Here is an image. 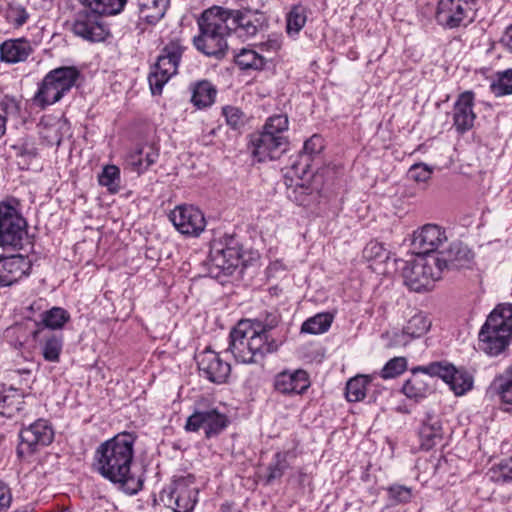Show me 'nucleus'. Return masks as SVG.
Segmentation results:
<instances>
[{"label":"nucleus","mask_w":512,"mask_h":512,"mask_svg":"<svg viewBox=\"0 0 512 512\" xmlns=\"http://www.w3.org/2000/svg\"><path fill=\"white\" fill-rule=\"evenodd\" d=\"M490 90L496 97L512 94V69L499 71L490 83Z\"/></svg>","instance_id":"nucleus-43"},{"label":"nucleus","mask_w":512,"mask_h":512,"mask_svg":"<svg viewBox=\"0 0 512 512\" xmlns=\"http://www.w3.org/2000/svg\"><path fill=\"white\" fill-rule=\"evenodd\" d=\"M159 158V149L153 144H144L127 157V164L138 174L144 173Z\"/></svg>","instance_id":"nucleus-30"},{"label":"nucleus","mask_w":512,"mask_h":512,"mask_svg":"<svg viewBox=\"0 0 512 512\" xmlns=\"http://www.w3.org/2000/svg\"><path fill=\"white\" fill-rule=\"evenodd\" d=\"M29 337L34 342V347H39L45 361L52 363L60 361L64 345V337L61 332H54L46 327H35Z\"/></svg>","instance_id":"nucleus-19"},{"label":"nucleus","mask_w":512,"mask_h":512,"mask_svg":"<svg viewBox=\"0 0 512 512\" xmlns=\"http://www.w3.org/2000/svg\"><path fill=\"white\" fill-rule=\"evenodd\" d=\"M10 149L15 157L20 159L18 164L22 169L27 168L38 155L35 144L27 139H20L17 143L11 145Z\"/></svg>","instance_id":"nucleus-41"},{"label":"nucleus","mask_w":512,"mask_h":512,"mask_svg":"<svg viewBox=\"0 0 512 512\" xmlns=\"http://www.w3.org/2000/svg\"><path fill=\"white\" fill-rule=\"evenodd\" d=\"M426 366H419L412 371L411 376L404 382L402 393L409 399L420 401L426 398L434 386L435 375L425 370Z\"/></svg>","instance_id":"nucleus-26"},{"label":"nucleus","mask_w":512,"mask_h":512,"mask_svg":"<svg viewBox=\"0 0 512 512\" xmlns=\"http://www.w3.org/2000/svg\"><path fill=\"white\" fill-rule=\"evenodd\" d=\"M29 18L26 9L20 5L12 6L7 11V19L16 27L24 25Z\"/></svg>","instance_id":"nucleus-51"},{"label":"nucleus","mask_w":512,"mask_h":512,"mask_svg":"<svg viewBox=\"0 0 512 512\" xmlns=\"http://www.w3.org/2000/svg\"><path fill=\"white\" fill-rule=\"evenodd\" d=\"M502 376L508 379H512V363L505 369Z\"/></svg>","instance_id":"nucleus-59"},{"label":"nucleus","mask_w":512,"mask_h":512,"mask_svg":"<svg viewBox=\"0 0 512 512\" xmlns=\"http://www.w3.org/2000/svg\"><path fill=\"white\" fill-rule=\"evenodd\" d=\"M308 8L298 4L294 5L286 15V32L295 38L303 29L308 18Z\"/></svg>","instance_id":"nucleus-35"},{"label":"nucleus","mask_w":512,"mask_h":512,"mask_svg":"<svg viewBox=\"0 0 512 512\" xmlns=\"http://www.w3.org/2000/svg\"><path fill=\"white\" fill-rule=\"evenodd\" d=\"M406 369V359L404 357H395L389 360L381 370V377L383 379L394 378Z\"/></svg>","instance_id":"nucleus-49"},{"label":"nucleus","mask_w":512,"mask_h":512,"mask_svg":"<svg viewBox=\"0 0 512 512\" xmlns=\"http://www.w3.org/2000/svg\"><path fill=\"white\" fill-rule=\"evenodd\" d=\"M474 104L475 94L473 91H464L457 96L451 115L453 127L458 134L463 135L473 128L476 120Z\"/></svg>","instance_id":"nucleus-22"},{"label":"nucleus","mask_w":512,"mask_h":512,"mask_svg":"<svg viewBox=\"0 0 512 512\" xmlns=\"http://www.w3.org/2000/svg\"><path fill=\"white\" fill-rule=\"evenodd\" d=\"M185 47L180 40H171L161 49L148 76L153 95L160 94L169 79L176 75Z\"/></svg>","instance_id":"nucleus-7"},{"label":"nucleus","mask_w":512,"mask_h":512,"mask_svg":"<svg viewBox=\"0 0 512 512\" xmlns=\"http://www.w3.org/2000/svg\"><path fill=\"white\" fill-rule=\"evenodd\" d=\"M176 230L188 237H198L205 230L206 220L203 212L193 205H178L169 214Z\"/></svg>","instance_id":"nucleus-14"},{"label":"nucleus","mask_w":512,"mask_h":512,"mask_svg":"<svg viewBox=\"0 0 512 512\" xmlns=\"http://www.w3.org/2000/svg\"><path fill=\"white\" fill-rule=\"evenodd\" d=\"M282 46L281 37L278 35L269 36L264 42H261L259 49L262 52L276 53Z\"/></svg>","instance_id":"nucleus-52"},{"label":"nucleus","mask_w":512,"mask_h":512,"mask_svg":"<svg viewBox=\"0 0 512 512\" xmlns=\"http://www.w3.org/2000/svg\"><path fill=\"white\" fill-rule=\"evenodd\" d=\"M228 417L216 409L195 411L186 421L185 429L189 432H196L203 428L207 438L220 434L227 426Z\"/></svg>","instance_id":"nucleus-17"},{"label":"nucleus","mask_w":512,"mask_h":512,"mask_svg":"<svg viewBox=\"0 0 512 512\" xmlns=\"http://www.w3.org/2000/svg\"><path fill=\"white\" fill-rule=\"evenodd\" d=\"M57 512H71L69 508H62L61 510Z\"/></svg>","instance_id":"nucleus-60"},{"label":"nucleus","mask_w":512,"mask_h":512,"mask_svg":"<svg viewBox=\"0 0 512 512\" xmlns=\"http://www.w3.org/2000/svg\"><path fill=\"white\" fill-rule=\"evenodd\" d=\"M278 347L276 339L261 336L250 324V319L239 321L229 334L228 351L238 363H257Z\"/></svg>","instance_id":"nucleus-3"},{"label":"nucleus","mask_w":512,"mask_h":512,"mask_svg":"<svg viewBox=\"0 0 512 512\" xmlns=\"http://www.w3.org/2000/svg\"><path fill=\"white\" fill-rule=\"evenodd\" d=\"M6 131V118L0 115V138Z\"/></svg>","instance_id":"nucleus-58"},{"label":"nucleus","mask_w":512,"mask_h":512,"mask_svg":"<svg viewBox=\"0 0 512 512\" xmlns=\"http://www.w3.org/2000/svg\"><path fill=\"white\" fill-rule=\"evenodd\" d=\"M11 106H12L15 110H17V109H18L17 104H16L15 102H11Z\"/></svg>","instance_id":"nucleus-61"},{"label":"nucleus","mask_w":512,"mask_h":512,"mask_svg":"<svg viewBox=\"0 0 512 512\" xmlns=\"http://www.w3.org/2000/svg\"><path fill=\"white\" fill-rule=\"evenodd\" d=\"M490 477L497 482L512 481V457L492 468L490 470Z\"/></svg>","instance_id":"nucleus-50"},{"label":"nucleus","mask_w":512,"mask_h":512,"mask_svg":"<svg viewBox=\"0 0 512 512\" xmlns=\"http://www.w3.org/2000/svg\"><path fill=\"white\" fill-rule=\"evenodd\" d=\"M393 499L398 502H408L411 498V490L405 486H393L389 490Z\"/></svg>","instance_id":"nucleus-55"},{"label":"nucleus","mask_w":512,"mask_h":512,"mask_svg":"<svg viewBox=\"0 0 512 512\" xmlns=\"http://www.w3.org/2000/svg\"><path fill=\"white\" fill-rule=\"evenodd\" d=\"M32 52V46L25 38L9 39L0 44V59L8 64L23 62Z\"/></svg>","instance_id":"nucleus-29"},{"label":"nucleus","mask_w":512,"mask_h":512,"mask_svg":"<svg viewBox=\"0 0 512 512\" xmlns=\"http://www.w3.org/2000/svg\"><path fill=\"white\" fill-rule=\"evenodd\" d=\"M324 148V142L320 135L314 134L303 145V150L299 155V161L293 164L296 172L307 173L310 168V162L321 153Z\"/></svg>","instance_id":"nucleus-31"},{"label":"nucleus","mask_w":512,"mask_h":512,"mask_svg":"<svg viewBox=\"0 0 512 512\" xmlns=\"http://www.w3.org/2000/svg\"><path fill=\"white\" fill-rule=\"evenodd\" d=\"M289 120L284 114L269 117L262 131L254 133L250 138V149L258 162L277 159L289 145L286 133Z\"/></svg>","instance_id":"nucleus-4"},{"label":"nucleus","mask_w":512,"mask_h":512,"mask_svg":"<svg viewBox=\"0 0 512 512\" xmlns=\"http://www.w3.org/2000/svg\"><path fill=\"white\" fill-rule=\"evenodd\" d=\"M288 456V451H279L274 455L272 462L268 466V483L280 479L284 475L285 471L289 468Z\"/></svg>","instance_id":"nucleus-45"},{"label":"nucleus","mask_w":512,"mask_h":512,"mask_svg":"<svg viewBox=\"0 0 512 512\" xmlns=\"http://www.w3.org/2000/svg\"><path fill=\"white\" fill-rule=\"evenodd\" d=\"M74 34L90 42L105 40L108 29L99 15L84 7L77 12L72 28Z\"/></svg>","instance_id":"nucleus-18"},{"label":"nucleus","mask_w":512,"mask_h":512,"mask_svg":"<svg viewBox=\"0 0 512 512\" xmlns=\"http://www.w3.org/2000/svg\"><path fill=\"white\" fill-rule=\"evenodd\" d=\"M196 360L202 377L216 384L226 382L231 372V366L217 352L209 348L205 349L196 356Z\"/></svg>","instance_id":"nucleus-20"},{"label":"nucleus","mask_w":512,"mask_h":512,"mask_svg":"<svg viewBox=\"0 0 512 512\" xmlns=\"http://www.w3.org/2000/svg\"><path fill=\"white\" fill-rule=\"evenodd\" d=\"M310 384L309 374L303 369L283 370L273 378L274 390L288 397L302 395Z\"/></svg>","instance_id":"nucleus-21"},{"label":"nucleus","mask_w":512,"mask_h":512,"mask_svg":"<svg viewBox=\"0 0 512 512\" xmlns=\"http://www.w3.org/2000/svg\"><path fill=\"white\" fill-rule=\"evenodd\" d=\"M333 322V315L330 313H318L308 318L301 326V332L308 334H322L329 330Z\"/></svg>","instance_id":"nucleus-42"},{"label":"nucleus","mask_w":512,"mask_h":512,"mask_svg":"<svg viewBox=\"0 0 512 512\" xmlns=\"http://www.w3.org/2000/svg\"><path fill=\"white\" fill-rule=\"evenodd\" d=\"M217 90L209 81H200L192 89L191 102L199 109L211 106L216 98Z\"/></svg>","instance_id":"nucleus-33"},{"label":"nucleus","mask_w":512,"mask_h":512,"mask_svg":"<svg viewBox=\"0 0 512 512\" xmlns=\"http://www.w3.org/2000/svg\"><path fill=\"white\" fill-rule=\"evenodd\" d=\"M228 23H230V33L234 32L238 38L246 41L255 36L262 28V20L259 15L249 10H231L228 9Z\"/></svg>","instance_id":"nucleus-25"},{"label":"nucleus","mask_w":512,"mask_h":512,"mask_svg":"<svg viewBox=\"0 0 512 512\" xmlns=\"http://www.w3.org/2000/svg\"><path fill=\"white\" fill-rule=\"evenodd\" d=\"M512 339V304H499L479 332L480 348L489 356L502 354Z\"/></svg>","instance_id":"nucleus-5"},{"label":"nucleus","mask_w":512,"mask_h":512,"mask_svg":"<svg viewBox=\"0 0 512 512\" xmlns=\"http://www.w3.org/2000/svg\"><path fill=\"white\" fill-rule=\"evenodd\" d=\"M141 18L149 24H155L166 12V0H139Z\"/></svg>","instance_id":"nucleus-36"},{"label":"nucleus","mask_w":512,"mask_h":512,"mask_svg":"<svg viewBox=\"0 0 512 512\" xmlns=\"http://www.w3.org/2000/svg\"><path fill=\"white\" fill-rule=\"evenodd\" d=\"M372 377L368 375H357L351 378L345 388V396L347 401L349 402H359L362 401L368 389V386L371 384Z\"/></svg>","instance_id":"nucleus-38"},{"label":"nucleus","mask_w":512,"mask_h":512,"mask_svg":"<svg viewBox=\"0 0 512 512\" xmlns=\"http://www.w3.org/2000/svg\"><path fill=\"white\" fill-rule=\"evenodd\" d=\"M31 260L23 255L16 254L0 258V288L16 284L30 274Z\"/></svg>","instance_id":"nucleus-24"},{"label":"nucleus","mask_w":512,"mask_h":512,"mask_svg":"<svg viewBox=\"0 0 512 512\" xmlns=\"http://www.w3.org/2000/svg\"><path fill=\"white\" fill-rule=\"evenodd\" d=\"M198 487L191 474L175 476L160 493V500L173 512H192L198 501Z\"/></svg>","instance_id":"nucleus-9"},{"label":"nucleus","mask_w":512,"mask_h":512,"mask_svg":"<svg viewBox=\"0 0 512 512\" xmlns=\"http://www.w3.org/2000/svg\"><path fill=\"white\" fill-rule=\"evenodd\" d=\"M12 493L9 486L0 480V512H5L11 505Z\"/></svg>","instance_id":"nucleus-54"},{"label":"nucleus","mask_w":512,"mask_h":512,"mask_svg":"<svg viewBox=\"0 0 512 512\" xmlns=\"http://www.w3.org/2000/svg\"><path fill=\"white\" fill-rule=\"evenodd\" d=\"M425 370L447 383L456 396H462L473 387V377L464 369H457L451 364L433 362Z\"/></svg>","instance_id":"nucleus-16"},{"label":"nucleus","mask_w":512,"mask_h":512,"mask_svg":"<svg viewBox=\"0 0 512 512\" xmlns=\"http://www.w3.org/2000/svg\"><path fill=\"white\" fill-rule=\"evenodd\" d=\"M441 272L444 270L460 269L466 267L471 261V253L466 246L459 242L452 243L447 251L437 254Z\"/></svg>","instance_id":"nucleus-28"},{"label":"nucleus","mask_w":512,"mask_h":512,"mask_svg":"<svg viewBox=\"0 0 512 512\" xmlns=\"http://www.w3.org/2000/svg\"><path fill=\"white\" fill-rule=\"evenodd\" d=\"M300 190H301V195L300 196L297 195V190L296 189H293L291 192L289 191L288 192V198L293 200V201H295L299 205H303L304 204V197L302 196V193L304 192V187L301 186Z\"/></svg>","instance_id":"nucleus-57"},{"label":"nucleus","mask_w":512,"mask_h":512,"mask_svg":"<svg viewBox=\"0 0 512 512\" xmlns=\"http://www.w3.org/2000/svg\"><path fill=\"white\" fill-rule=\"evenodd\" d=\"M363 257L368 262L384 263L390 257V252L382 243L370 241L363 250Z\"/></svg>","instance_id":"nucleus-47"},{"label":"nucleus","mask_w":512,"mask_h":512,"mask_svg":"<svg viewBox=\"0 0 512 512\" xmlns=\"http://www.w3.org/2000/svg\"><path fill=\"white\" fill-rule=\"evenodd\" d=\"M242 258V247L233 236H225L214 240L210 247L208 266L212 277L231 275L239 266Z\"/></svg>","instance_id":"nucleus-8"},{"label":"nucleus","mask_w":512,"mask_h":512,"mask_svg":"<svg viewBox=\"0 0 512 512\" xmlns=\"http://www.w3.org/2000/svg\"><path fill=\"white\" fill-rule=\"evenodd\" d=\"M235 64L241 70H260L265 65V58L253 49L242 48L234 53Z\"/></svg>","instance_id":"nucleus-37"},{"label":"nucleus","mask_w":512,"mask_h":512,"mask_svg":"<svg viewBox=\"0 0 512 512\" xmlns=\"http://www.w3.org/2000/svg\"><path fill=\"white\" fill-rule=\"evenodd\" d=\"M279 317L275 313H267L265 317L259 316L256 319H250V324L254 329L257 328L259 334L265 338H274L271 331L278 325Z\"/></svg>","instance_id":"nucleus-46"},{"label":"nucleus","mask_w":512,"mask_h":512,"mask_svg":"<svg viewBox=\"0 0 512 512\" xmlns=\"http://www.w3.org/2000/svg\"><path fill=\"white\" fill-rule=\"evenodd\" d=\"M432 322L423 312L413 315L402 329H393L383 337L389 339L390 347H405L413 340L424 336L431 328Z\"/></svg>","instance_id":"nucleus-15"},{"label":"nucleus","mask_w":512,"mask_h":512,"mask_svg":"<svg viewBox=\"0 0 512 512\" xmlns=\"http://www.w3.org/2000/svg\"><path fill=\"white\" fill-rule=\"evenodd\" d=\"M475 17V0H439L436 21L445 29L467 26Z\"/></svg>","instance_id":"nucleus-12"},{"label":"nucleus","mask_w":512,"mask_h":512,"mask_svg":"<svg viewBox=\"0 0 512 512\" xmlns=\"http://www.w3.org/2000/svg\"><path fill=\"white\" fill-rule=\"evenodd\" d=\"M447 241L445 230L436 224H426L414 232L412 245L418 255L437 254Z\"/></svg>","instance_id":"nucleus-23"},{"label":"nucleus","mask_w":512,"mask_h":512,"mask_svg":"<svg viewBox=\"0 0 512 512\" xmlns=\"http://www.w3.org/2000/svg\"><path fill=\"white\" fill-rule=\"evenodd\" d=\"M488 392L496 397L501 404L512 407V378L496 377L489 386Z\"/></svg>","instance_id":"nucleus-40"},{"label":"nucleus","mask_w":512,"mask_h":512,"mask_svg":"<svg viewBox=\"0 0 512 512\" xmlns=\"http://www.w3.org/2000/svg\"><path fill=\"white\" fill-rule=\"evenodd\" d=\"M228 9L212 6L202 12L197 20L199 34L193 38L196 49L207 56L221 58L228 50L230 35Z\"/></svg>","instance_id":"nucleus-2"},{"label":"nucleus","mask_w":512,"mask_h":512,"mask_svg":"<svg viewBox=\"0 0 512 512\" xmlns=\"http://www.w3.org/2000/svg\"><path fill=\"white\" fill-rule=\"evenodd\" d=\"M80 71L75 66H62L49 71L33 97V102L41 109L59 102L75 85Z\"/></svg>","instance_id":"nucleus-6"},{"label":"nucleus","mask_w":512,"mask_h":512,"mask_svg":"<svg viewBox=\"0 0 512 512\" xmlns=\"http://www.w3.org/2000/svg\"><path fill=\"white\" fill-rule=\"evenodd\" d=\"M23 394L16 388L0 389V409H6L1 414L12 415L14 411L23 410Z\"/></svg>","instance_id":"nucleus-39"},{"label":"nucleus","mask_w":512,"mask_h":512,"mask_svg":"<svg viewBox=\"0 0 512 512\" xmlns=\"http://www.w3.org/2000/svg\"><path fill=\"white\" fill-rule=\"evenodd\" d=\"M83 7L87 8L91 12L102 16L105 15H116L120 13L125 4L126 0H77Z\"/></svg>","instance_id":"nucleus-32"},{"label":"nucleus","mask_w":512,"mask_h":512,"mask_svg":"<svg viewBox=\"0 0 512 512\" xmlns=\"http://www.w3.org/2000/svg\"><path fill=\"white\" fill-rule=\"evenodd\" d=\"M437 255H418L403 270L405 284L415 292L430 290L442 277Z\"/></svg>","instance_id":"nucleus-10"},{"label":"nucleus","mask_w":512,"mask_h":512,"mask_svg":"<svg viewBox=\"0 0 512 512\" xmlns=\"http://www.w3.org/2000/svg\"><path fill=\"white\" fill-rule=\"evenodd\" d=\"M223 114L226 118L227 123L232 128L238 127V125L241 122V116H242V112L238 108L231 107V106L225 107L223 109Z\"/></svg>","instance_id":"nucleus-53"},{"label":"nucleus","mask_w":512,"mask_h":512,"mask_svg":"<svg viewBox=\"0 0 512 512\" xmlns=\"http://www.w3.org/2000/svg\"><path fill=\"white\" fill-rule=\"evenodd\" d=\"M14 512H26V511H19V510H17V511H14Z\"/></svg>","instance_id":"nucleus-62"},{"label":"nucleus","mask_w":512,"mask_h":512,"mask_svg":"<svg viewBox=\"0 0 512 512\" xmlns=\"http://www.w3.org/2000/svg\"><path fill=\"white\" fill-rule=\"evenodd\" d=\"M69 313L61 307H53L41 313V321L36 322L35 327H46L56 332L64 327L69 321Z\"/></svg>","instance_id":"nucleus-34"},{"label":"nucleus","mask_w":512,"mask_h":512,"mask_svg":"<svg viewBox=\"0 0 512 512\" xmlns=\"http://www.w3.org/2000/svg\"><path fill=\"white\" fill-rule=\"evenodd\" d=\"M501 43L512 52V25L509 26L501 38Z\"/></svg>","instance_id":"nucleus-56"},{"label":"nucleus","mask_w":512,"mask_h":512,"mask_svg":"<svg viewBox=\"0 0 512 512\" xmlns=\"http://www.w3.org/2000/svg\"><path fill=\"white\" fill-rule=\"evenodd\" d=\"M20 443L17 454L20 458L32 455L39 447L47 446L54 439V430L45 419H38L19 433Z\"/></svg>","instance_id":"nucleus-13"},{"label":"nucleus","mask_w":512,"mask_h":512,"mask_svg":"<svg viewBox=\"0 0 512 512\" xmlns=\"http://www.w3.org/2000/svg\"><path fill=\"white\" fill-rule=\"evenodd\" d=\"M27 223L18 210L7 202L0 203V247L20 249L27 235Z\"/></svg>","instance_id":"nucleus-11"},{"label":"nucleus","mask_w":512,"mask_h":512,"mask_svg":"<svg viewBox=\"0 0 512 512\" xmlns=\"http://www.w3.org/2000/svg\"><path fill=\"white\" fill-rule=\"evenodd\" d=\"M421 447L430 450L442 441L443 428L438 415L433 412H426L421 420L419 428Z\"/></svg>","instance_id":"nucleus-27"},{"label":"nucleus","mask_w":512,"mask_h":512,"mask_svg":"<svg viewBox=\"0 0 512 512\" xmlns=\"http://www.w3.org/2000/svg\"><path fill=\"white\" fill-rule=\"evenodd\" d=\"M433 167L425 163H415L408 170V178L417 183H426L433 174Z\"/></svg>","instance_id":"nucleus-48"},{"label":"nucleus","mask_w":512,"mask_h":512,"mask_svg":"<svg viewBox=\"0 0 512 512\" xmlns=\"http://www.w3.org/2000/svg\"><path fill=\"white\" fill-rule=\"evenodd\" d=\"M135 439L131 433H119L100 444L94 456L96 470L130 495L137 494L144 482L142 473L132 470Z\"/></svg>","instance_id":"nucleus-1"},{"label":"nucleus","mask_w":512,"mask_h":512,"mask_svg":"<svg viewBox=\"0 0 512 512\" xmlns=\"http://www.w3.org/2000/svg\"><path fill=\"white\" fill-rule=\"evenodd\" d=\"M120 169L115 165H106L98 176V182L111 193H117L120 188Z\"/></svg>","instance_id":"nucleus-44"}]
</instances>
